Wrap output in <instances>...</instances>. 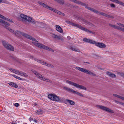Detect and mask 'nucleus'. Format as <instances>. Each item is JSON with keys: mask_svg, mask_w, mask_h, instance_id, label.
Here are the masks:
<instances>
[{"mask_svg": "<svg viewBox=\"0 0 124 124\" xmlns=\"http://www.w3.org/2000/svg\"><path fill=\"white\" fill-rule=\"evenodd\" d=\"M0 24L1 25H2L5 28L10 31L12 33L14 34L16 36L19 37L20 34L26 38L34 41V42H33L32 43L35 46L38 47L40 48H43L47 50H49L52 52L54 51V50L51 48L46 46L44 45L38 43V41L31 36L24 33L23 32L18 31H15L12 30V29L8 27L10 25L9 23L4 21L0 19Z\"/></svg>", "mask_w": 124, "mask_h": 124, "instance_id": "f257e3e1", "label": "nucleus"}, {"mask_svg": "<svg viewBox=\"0 0 124 124\" xmlns=\"http://www.w3.org/2000/svg\"><path fill=\"white\" fill-rule=\"evenodd\" d=\"M83 40L85 42L95 44L96 46L101 48H105L106 47V45L102 43L97 42L95 41L90 39L85 38L83 39Z\"/></svg>", "mask_w": 124, "mask_h": 124, "instance_id": "f03ea898", "label": "nucleus"}, {"mask_svg": "<svg viewBox=\"0 0 124 124\" xmlns=\"http://www.w3.org/2000/svg\"><path fill=\"white\" fill-rule=\"evenodd\" d=\"M48 97L50 100L55 101L61 102L63 101V98L59 97L55 94H49L48 95Z\"/></svg>", "mask_w": 124, "mask_h": 124, "instance_id": "7ed1b4c3", "label": "nucleus"}, {"mask_svg": "<svg viewBox=\"0 0 124 124\" xmlns=\"http://www.w3.org/2000/svg\"><path fill=\"white\" fill-rule=\"evenodd\" d=\"M20 16L23 19V20L27 21L29 22H31L34 24L35 23V21L31 17L27 16L23 14H20Z\"/></svg>", "mask_w": 124, "mask_h": 124, "instance_id": "20e7f679", "label": "nucleus"}, {"mask_svg": "<svg viewBox=\"0 0 124 124\" xmlns=\"http://www.w3.org/2000/svg\"><path fill=\"white\" fill-rule=\"evenodd\" d=\"M31 71L33 73L36 75V76L38 78H39L40 79L48 82H50L51 81L50 80L46 78H44V77L40 75L39 73L36 71L35 70H31Z\"/></svg>", "mask_w": 124, "mask_h": 124, "instance_id": "39448f33", "label": "nucleus"}, {"mask_svg": "<svg viewBox=\"0 0 124 124\" xmlns=\"http://www.w3.org/2000/svg\"><path fill=\"white\" fill-rule=\"evenodd\" d=\"M66 82L68 84L73 85L77 88H80L85 90H86V88L82 85L72 82L69 80L66 81Z\"/></svg>", "mask_w": 124, "mask_h": 124, "instance_id": "423d86ee", "label": "nucleus"}, {"mask_svg": "<svg viewBox=\"0 0 124 124\" xmlns=\"http://www.w3.org/2000/svg\"><path fill=\"white\" fill-rule=\"evenodd\" d=\"M71 24L72 25L74 26L77 27L79 28V29H80L81 30L87 32H89L90 33H93V32H92V31H89L87 29L85 28L84 27L82 26H81L78 24H76L73 23H71Z\"/></svg>", "mask_w": 124, "mask_h": 124, "instance_id": "0eeeda50", "label": "nucleus"}, {"mask_svg": "<svg viewBox=\"0 0 124 124\" xmlns=\"http://www.w3.org/2000/svg\"><path fill=\"white\" fill-rule=\"evenodd\" d=\"M38 3L39 4L41 5L42 6L46 8L47 9L51 10L56 13H57V10H56V9L52 8V7L48 6L47 5H46L44 3H43L40 2H38Z\"/></svg>", "mask_w": 124, "mask_h": 124, "instance_id": "6e6552de", "label": "nucleus"}, {"mask_svg": "<svg viewBox=\"0 0 124 124\" xmlns=\"http://www.w3.org/2000/svg\"><path fill=\"white\" fill-rule=\"evenodd\" d=\"M85 8L87 9L90 10L92 12L97 14H99L102 15L103 16H105V14L102 12H101L98 11L97 10H96L95 9L89 7L87 6H86Z\"/></svg>", "mask_w": 124, "mask_h": 124, "instance_id": "1a4fd4ad", "label": "nucleus"}, {"mask_svg": "<svg viewBox=\"0 0 124 124\" xmlns=\"http://www.w3.org/2000/svg\"><path fill=\"white\" fill-rule=\"evenodd\" d=\"M2 42L4 46L7 49L11 51L14 50V47L12 46L9 44H7L5 41H3Z\"/></svg>", "mask_w": 124, "mask_h": 124, "instance_id": "9d476101", "label": "nucleus"}, {"mask_svg": "<svg viewBox=\"0 0 124 124\" xmlns=\"http://www.w3.org/2000/svg\"><path fill=\"white\" fill-rule=\"evenodd\" d=\"M76 68L77 70L81 72H84L85 73H87L91 75H93V73L87 70L78 67H76Z\"/></svg>", "mask_w": 124, "mask_h": 124, "instance_id": "9b49d317", "label": "nucleus"}, {"mask_svg": "<svg viewBox=\"0 0 124 124\" xmlns=\"http://www.w3.org/2000/svg\"><path fill=\"white\" fill-rule=\"evenodd\" d=\"M98 107L101 109L105 110L108 112H110L112 113H114L113 111L112 110L104 106L99 105L98 106Z\"/></svg>", "mask_w": 124, "mask_h": 124, "instance_id": "f8f14e48", "label": "nucleus"}, {"mask_svg": "<svg viewBox=\"0 0 124 124\" xmlns=\"http://www.w3.org/2000/svg\"><path fill=\"white\" fill-rule=\"evenodd\" d=\"M36 60H37V61L38 62L42 64L43 65H46L48 67H49L52 68H53L54 67L52 65L50 64H47V63L46 62H45L42 61L38 59H37Z\"/></svg>", "mask_w": 124, "mask_h": 124, "instance_id": "ddd939ff", "label": "nucleus"}, {"mask_svg": "<svg viewBox=\"0 0 124 124\" xmlns=\"http://www.w3.org/2000/svg\"><path fill=\"white\" fill-rule=\"evenodd\" d=\"M109 25L111 27L115 29H117L120 30H121L122 31L124 32V28H122L120 27L116 26L115 25H113L112 24H109Z\"/></svg>", "mask_w": 124, "mask_h": 124, "instance_id": "4468645a", "label": "nucleus"}, {"mask_svg": "<svg viewBox=\"0 0 124 124\" xmlns=\"http://www.w3.org/2000/svg\"><path fill=\"white\" fill-rule=\"evenodd\" d=\"M15 73H16L18 74H19L24 77H26L28 76L25 73L17 70H15Z\"/></svg>", "mask_w": 124, "mask_h": 124, "instance_id": "2eb2a0df", "label": "nucleus"}, {"mask_svg": "<svg viewBox=\"0 0 124 124\" xmlns=\"http://www.w3.org/2000/svg\"><path fill=\"white\" fill-rule=\"evenodd\" d=\"M50 36L52 38L56 39H60V37L59 36L55 34L51 33Z\"/></svg>", "mask_w": 124, "mask_h": 124, "instance_id": "dca6fc26", "label": "nucleus"}, {"mask_svg": "<svg viewBox=\"0 0 124 124\" xmlns=\"http://www.w3.org/2000/svg\"><path fill=\"white\" fill-rule=\"evenodd\" d=\"M55 27L56 30L57 31L61 33L63 32V30L60 26L57 25Z\"/></svg>", "mask_w": 124, "mask_h": 124, "instance_id": "f3484780", "label": "nucleus"}, {"mask_svg": "<svg viewBox=\"0 0 124 124\" xmlns=\"http://www.w3.org/2000/svg\"><path fill=\"white\" fill-rule=\"evenodd\" d=\"M106 74L108 75L110 77L112 78H116V75L112 73H110V72H106Z\"/></svg>", "mask_w": 124, "mask_h": 124, "instance_id": "a211bd4d", "label": "nucleus"}, {"mask_svg": "<svg viewBox=\"0 0 124 124\" xmlns=\"http://www.w3.org/2000/svg\"><path fill=\"white\" fill-rule=\"evenodd\" d=\"M9 85L14 87L16 88H18V85H17L14 82H10L9 83Z\"/></svg>", "mask_w": 124, "mask_h": 124, "instance_id": "6ab92c4d", "label": "nucleus"}, {"mask_svg": "<svg viewBox=\"0 0 124 124\" xmlns=\"http://www.w3.org/2000/svg\"><path fill=\"white\" fill-rule=\"evenodd\" d=\"M0 17L1 18H2L4 20H7V21H9V22H10L11 23L13 22V21L7 18H6L4 16H3L0 14Z\"/></svg>", "mask_w": 124, "mask_h": 124, "instance_id": "aec40b11", "label": "nucleus"}, {"mask_svg": "<svg viewBox=\"0 0 124 124\" xmlns=\"http://www.w3.org/2000/svg\"><path fill=\"white\" fill-rule=\"evenodd\" d=\"M66 101L69 103L70 105H73L75 104V102L71 100H69L68 99H66Z\"/></svg>", "mask_w": 124, "mask_h": 124, "instance_id": "412c9836", "label": "nucleus"}, {"mask_svg": "<svg viewBox=\"0 0 124 124\" xmlns=\"http://www.w3.org/2000/svg\"><path fill=\"white\" fill-rule=\"evenodd\" d=\"M64 89L67 91L72 93H73V92L74 91L73 89L66 87H64Z\"/></svg>", "mask_w": 124, "mask_h": 124, "instance_id": "4be33fe9", "label": "nucleus"}, {"mask_svg": "<svg viewBox=\"0 0 124 124\" xmlns=\"http://www.w3.org/2000/svg\"><path fill=\"white\" fill-rule=\"evenodd\" d=\"M35 112L38 115H40L42 114L43 112V111L41 109H39L36 111Z\"/></svg>", "mask_w": 124, "mask_h": 124, "instance_id": "5701e85b", "label": "nucleus"}, {"mask_svg": "<svg viewBox=\"0 0 124 124\" xmlns=\"http://www.w3.org/2000/svg\"><path fill=\"white\" fill-rule=\"evenodd\" d=\"M70 48L71 50L74 51H76L78 52H80V51L79 49L76 48H75L72 47H71Z\"/></svg>", "mask_w": 124, "mask_h": 124, "instance_id": "b1692460", "label": "nucleus"}, {"mask_svg": "<svg viewBox=\"0 0 124 124\" xmlns=\"http://www.w3.org/2000/svg\"><path fill=\"white\" fill-rule=\"evenodd\" d=\"M110 0L111 1H112L118 4H119L120 5H122V3H123L122 2L118 0Z\"/></svg>", "mask_w": 124, "mask_h": 124, "instance_id": "393cba45", "label": "nucleus"}, {"mask_svg": "<svg viewBox=\"0 0 124 124\" xmlns=\"http://www.w3.org/2000/svg\"><path fill=\"white\" fill-rule=\"evenodd\" d=\"M58 2L61 4H64V2L63 0H54Z\"/></svg>", "mask_w": 124, "mask_h": 124, "instance_id": "a878e982", "label": "nucleus"}, {"mask_svg": "<svg viewBox=\"0 0 124 124\" xmlns=\"http://www.w3.org/2000/svg\"><path fill=\"white\" fill-rule=\"evenodd\" d=\"M12 76L14 77L15 78H16L17 79L19 80H21V78H20V77H17L16 75H12Z\"/></svg>", "mask_w": 124, "mask_h": 124, "instance_id": "bb28decb", "label": "nucleus"}, {"mask_svg": "<svg viewBox=\"0 0 124 124\" xmlns=\"http://www.w3.org/2000/svg\"><path fill=\"white\" fill-rule=\"evenodd\" d=\"M105 16H106L107 17H108V18H113V17L111 16H110L109 15H108V14H105Z\"/></svg>", "mask_w": 124, "mask_h": 124, "instance_id": "cd10ccee", "label": "nucleus"}, {"mask_svg": "<svg viewBox=\"0 0 124 124\" xmlns=\"http://www.w3.org/2000/svg\"><path fill=\"white\" fill-rule=\"evenodd\" d=\"M118 74L119 75L124 78V73H123L119 72L118 73Z\"/></svg>", "mask_w": 124, "mask_h": 124, "instance_id": "c85d7f7f", "label": "nucleus"}, {"mask_svg": "<svg viewBox=\"0 0 124 124\" xmlns=\"http://www.w3.org/2000/svg\"><path fill=\"white\" fill-rule=\"evenodd\" d=\"M73 93L74 94H77V95H78L79 94V93H78V92L76 91H74Z\"/></svg>", "mask_w": 124, "mask_h": 124, "instance_id": "c756f323", "label": "nucleus"}, {"mask_svg": "<svg viewBox=\"0 0 124 124\" xmlns=\"http://www.w3.org/2000/svg\"><path fill=\"white\" fill-rule=\"evenodd\" d=\"M10 70L11 71H12V72H14V73H15V71L16 70H15L14 69H10Z\"/></svg>", "mask_w": 124, "mask_h": 124, "instance_id": "7c9ffc66", "label": "nucleus"}, {"mask_svg": "<svg viewBox=\"0 0 124 124\" xmlns=\"http://www.w3.org/2000/svg\"><path fill=\"white\" fill-rule=\"evenodd\" d=\"M113 95L115 97H116L117 98H119L120 97V96L116 94H113Z\"/></svg>", "mask_w": 124, "mask_h": 124, "instance_id": "2f4dec72", "label": "nucleus"}, {"mask_svg": "<svg viewBox=\"0 0 124 124\" xmlns=\"http://www.w3.org/2000/svg\"><path fill=\"white\" fill-rule=\"evenodd\" d=\"M19 105V104L18 103H16L14 105L15 106L18 107Z\"/></svg>", "mask_w": 124, "mask_h": 124, "instance_id": "473e14b6", "label": "nucleus"}, {"mask_svg": "<svg viewBox=\"0 0 124 124\" xmlns=\"http://www.w3.org/2000/svg\"><path fill=\"white\" fill-rule=\"evenodd\" d=\"M2 0H0V3L3 2L5 3H7V1L5 0H3V2H2Z\"/></svg>", "mask_w": 124, "mask_h": 124, "instance_id": "72a5a7b5", "label": "nucleus"}, {"mask_svg": "<svg viewBox=\"0 0 124 124\" xmlns=\"http://www.w3.org/2000/svg\"><path fill=\"white\" fill-rule=\"evenodd\" d=\"M56 13L60 15H62L61 14H62V12L60 11H59L58 10H57V11Z\"/></svg>", "mask_w": 124, "mask_h": 124, "instance_id": "f704fd0d", "label": "nucleus"}, {"mask_svg": "<svg viewBox=\"0 0 124 124\" xmlns=\"http://www.w3.org/2000/svg\"><path fill=\"white\" fill-rule=\"evenodd\" d=\"M110 6L112 8L115 7V6L114 4H110Z\"/></svg>", "mask_w": 124, "mask_h": 124, "instance_id": "c9c22d12", "label": "nucleus"}, {"mask_svg": "<svg viewBox=\"0 0 124 124\" xmlns=\"http://www.w3.org/2000/svg\"><path fill=\"white\" fill-rule=\"evenodd\" d=\"M117 24L118 25L122 27H123V24H121V23H118Z\"/></svg>", "mask_w": 124, "mask_h": 124, "instance_id": "e433bc0d", "label": "nucleus"}, {"mask_svg": "<svg viewBox=\"0 0 124 124\" xmlns=\"http://www.w3.org/2000/svg\"><path fill=\"white\" fill-rule=\"evenodd\" d=\"M33 120V118L31 117H30L29 118V120L31 122V121H32Z\"/></svg>", "mask_w": 124, "mask_h": 124, "instance_id": "4c0bfd02", "label": "nucleus"}, {"mask_svg": "<svg viewBox=\"0 0 124 124\" xmlns=\"http://www.w3.org/2000/svg\"><path fill=\"white\" fill-rule=\"evenodd\" d=\"M119 98H120V99H122V100H124V97H122L121 96H120V97Z\"/></svg>", "mask_w": 124, "mask_h": 124, "instance_id": "58836bf2", "label": "nucleus"}, {"mask_svg": "<svg viewBox=\"0 0 124 124\" xmlns=\"http://www.w3.org/2000/svg\"><path fill=\"white\" fill-rule=\"evenodd\" d=\"M67 38L68 39H70L71 38L70 36H68L67 37Z\"/></svg>", "mask_w": 124, "mask_h": 124, "instance_id": "ea45409f", "label": "nucleus"}, {"mask_svg": "<svg viewBox=\"0 0 124 124\" xmlns=\"http://www.w3.org/2000/svg\"><path fill=\"white\" fill-rule=\"evenodd\" d=\"M33 121L34 122L36 123H37V122H38V121L36 119L34 120H33Z\"/></svg>", "mask_w": 124, "mask_h": 124, "instance_id": "a19ab883", "label": "nucleus"}, {"mask_svg": "<svg viewBox=\"0 0 124 124\" xmlns=\"http://www.w3.org/2000/svg\"><path fill=\"white\" fill-rule=\"evenodd\" d=\"M61 15H62V16H64L65 15V14H64V13H62V14H61Z\"/></svg>", "mask_w": 124, "mask_h": 124, "instance_id": "79ce46f5", "label": "nucleus"}, {"mask_svg": "<svg viewBox=\"0 0 124 124\" xmlns=\"http://www.w3.org/2000/svg\"><path fill=\"white\" fill-rule=\"evenodd\" d=\"M61 15H62V16H64L65 15V14H64V13H62V14H61Z\"/></svg>", "mask_w": 124, "mask_h": 124, "instance_id": "37998d69", "label": "nucleus"}, {"mask_svg": "<svg viewBox=\"0 0 124 124\" xmlns=\"http://www.w3.org/2000/svg\"><path fill=\"white\" fill-rule=\"evenodd\" d=\"M120 104L123 105L124 106V103L122 102H120Z\"/></svg>", "mask_w": 124, "mask_h": 124, "instance_id": "c03bdc74", "label": "nucleus"}, {"mask_svg": "<svg viewBox=\"0 0 124 124\" xmlns=\"http://www.w3.org/2000/svg\"><path fill=\"white\" fill-rule=\"evenodd\" d=\"M11 124H16V123H15L14 122H12Z\"/></svg>", "mask_w": 124, "mask_h": 124, "instance_id": "a18cd8bd", "label": "nucleus"}, {"mask_svg": "<svg viewBox=\"0 0 124 124\" xmlns=\"http://www.w3.org/2000/svg\"><path fill=\"white\" fill-rule=\"evenodd\" d=\"M78 95H79L80 96H82V94H81L80 93H79V94Z\"/></svg>", "mask_w": 124, "mask_h": 124, "instance_id": "49530a36", "label": "nucleus"}, {"mask_svg": "<svg viewBox=\"0 0 124 124\" xmlns=\"http://www.w3.org/2000/svg\"><path fill=\"white\" fill-rule=\"evenodd\" d=\"M34 105L35 106H37V104H36V103H35L34 104Z\"/></svg>", "mask_w": 124, "mask_h": 124, "instance_id": "de8ad7c7", "label": "nucleus"}, {"mask_svg": "<svg viewBox=\"0 0 124 124\" xmlns=\"http://www.w3.org/2000/svg\"><path fill=\"white\" fill-rule=\"evenodd\" d=\"M122 5L124 6V3H122Z\"/></svg>", "mask_w": 124, "mask_h": 124, "instance_id": "09e8293b", "label": "nucleus"}, {"mask_svg": "<svg viewBox=\"0 0 124 124\" xmlns=\"http://www.w3.org/2000/svg\"><path fill=\"white\" fill-rule=\"evenodd\" d=\"M123 27H124V25H123Z\"/></svg>", "mask_w": 124, "mask_h": 124, "instance_id": "8fccbe9b", "label": "nucleus"}, {"mask_svg": "<svg viewBox=\"0 0 124 124\" xmlns=\"http://www.w3.org/2000/svg\"><path fill=\"white\" fill-rule=\"evenodd\" d=\"M83 3L84 4V5L83 6H85V4L84 3Z\"/></svg>", "mask_w": 124, "mask_h": 124, "instance_id": "3c124183", "label": "nucleus"}, {"mask_svg": "<svg viewBox=\"0 0 124 124\" xmlns=\"http://www.w3.org/2000/svg\"><path fill=\"white\" fill-rule=\"evenodd\" d=\"M87 63H89V62H87Z\"/></svg>", "mask_w": 124, "mask_h": 124, "instance_id": "603ef678", "label": "nucleus"}]
</instances>
